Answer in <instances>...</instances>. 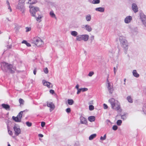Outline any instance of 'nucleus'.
<instances>
[{"mask_svg":"<svg viewBox=\"0 0 146 146\" xmlns=\"http://www.w3.org/2000/svg\"><path fill=\"white\" fill-rule=\"evenodd\" d=\"M1 64V69L4 71H8L9 72L13 73L16 70L15 67L13 66L12 65L6 62H2Z\"/></svg>","mask_w":146,"mask_h":146,"instance_id":"f257e3e1","label":"nucleus"},{"mask_svg":"<svg viewBox=\"0 0 146 146\" xmlns=\"http://www.w3.org/2000/svg\"><path fill=\"white\" fill-rule=\"evenodd\" d=\"M111 108L115 110H118L120 108V104L119 102L113 98H110L108 100Z\"/></svg>","mask_w":146,"mask_h":146,"instance_id":"f03ea898","label":"nucleus"},{"mask_svg":"<svg viewBox=\"0 0 146 146\" xmlns=\"http://www.w3.org/2000/svg\"><path fill=\"white\" fill-rule=\"evenodd\" d=\"M119 40L121 47L125 50L127 51L128 48V44L125 38L123 36H120Z\"/></svg>","mask_w":146,"mask_h":146,"instance_id":"7ed1b4c3","label":"nucleus"},{"mask_svg":"<svg viewBox=\"0 0 146 146\" xmlns=\"http://www.w3.org/2000/svg\"><path fill=\"white\" fill-rule=\"evenodd\" d=\"M25 1V0H19L18 4L16 7V8L20 11L23 14L25 13V11L24 6Z\"/></svg>","mask_w":146,"mask_h":146,"instance_id":"20e7f679","label":"nucleus"},{"mask_svg":"<svg viewBox=\"0 0 146 146\" xmlns=\"http://www.w3.org/2000/svg\"><path fill=\"white\" fill-rule=\"evenodd\" d=\"M32 42L38 47H41L44 44V42L42 40L38 37L34 38Z\"/></svg>","mask_w":146,"mask_h":146,"instance_id":"39448f33","label":"nucleus"},{"mask_svg":"<svg viewBox=\"0 0 146 146\" xmlns=\"http://www.w3.org/2000/svg\"><path fill=\"white\" fill-rule=\"evenodd\" d=\"M89 38V36L87 34L79 35L76 36V40L78 41H80L82 40L84 41H86L88 40Z\"/></svg>","mask_w":146,"mask_h":146,"instance_id":"423d86ee","label":"nucleus"},{"mask_svg":"<svg viewBox=\"0 0 146 146\" xmlns=\"http://www.w3.org/2000/svg\"><path fill=\"white\" fill-rule=\"evenodd\" d=\"M27 110H26L23 111H21L18 114L17 117L13 116L12 117V119L15 121L20 122L21 121V118L22 117V115L23 112L24 111H27Z\"/></svg>","mask_w":146,"mask_h":146,"instance_id":"0eeeda50","label":"nucleus"},{"mask_svg":"<svg viewBox=\"0 0 146 146\" xmlns=\"http://www.w3.org/2000/svg\"><path fill=\"white\" fill-rule=\"evenodd\" d=\"M29 7L30 8V12L31 15L33 17H35L36 13L39 10V8L37 7H34L31 5H30Z\"/></svg>","mask_w":146,"mask_h":146,"instance_id":"6e6552de","label":"nucleus"},{"mask_svg":"<svg viewBox=\"0 0 146 146\" xmlns=\"http://www.w3.org/2000/svg\"><path fill=\"white\" fill-rule=\"evenodd\" d=\"M106 86L109 93L110 94H112L114 90L113 84L110 82H108L106 83Z\"/></svg>","mask_w":146,"mask_h":146,"instance_id":"1a4fd4ad","label":"nucleus"},{"mask_svg":"<svg viewBox=\"0 0 146 146\" xmlns=\"http://www.w3.org/2000/svg\"><path fill=\"white\" fill-rule=\"evenodd\" d=\"M82 27L88 32H90L92 30V28L90 25L88 24L83 25Z\"/></svg>","mask_w":146,"mask_h":146,"instance_id":"9d476101","label":"nucleus"},{"mask_svg":"<svg viewBox=\"0 0 146 146\" xmlns=\"http://www.w3.org/2000/svg\"><path fill=\"white\" fill-rule=\"evenodd\" d=\"M47 106L50 108V112L54 110L55 108L54 104L52 102H48L47 103Z\"/></svg>","mask_w":146,"mask_h":146,"instance_id":"9b49d317","label":"nucleus"},{"mask_svg":"<svg viewBox=\"0 0 146 146\" xmlns=\"http://www.w3.org/2000/svg\"><path fill=\"white\" fill-rule=\"evenodd\" d=\"M13 129L15 134L16 136H18L21 133V129L19 127L16 125L14 126Z\"/></svg>","mask_w":146,"mask_h":146,"instance_id":"f8f14e48","label":"nucleus"},{"mask_svg":"<svg viewBox=\"0 0 146 146\" xmlns=\"http://www.w3.org/2000/svg\"><path fill=\"white\" fill-rule=\"evenodd\" d=\"M140 18L143 24L146 28V16L144 15L141 14Z\"/></svg>","mask_w":146,"mask_h":146,"instance_id":"ddd939ff","label":"nucleus"},{"mask_svg":"<svg viewBox=\"0 0 146 146\" xmlns=\"http://www.w3.org/2000/svg\"><path fill=\"white\" fill-rule=\"evenodd\" d=\"M132 20V17L131 16H127L124 19V22L126 24H129L130 23Z\"/></svg>","mask_w":146,"mask_h":146,"instance_id":"4468645a","label":"nucleus"},{"mask_svg":"<svg viewBox=\"0 0 146 146\" xmlns=\"http://www.w3.org/2000/svg\"><path fill=\"white\" fill-rule=\"evenodd\" d=\"M131 8L132 10L135 13H136L138 11V7L136 3H133L132 4Z\"/></svg>","mask_w":146,"mask_h":146,"instance_id":"2eb2a0df","label":"nucleus"},{"mask_svg":"<svg viewBox=\"0 0 146 146\" xmlns=\"http://www.w3.org/2000/svg\"><path fill=\"white\" fill-rule=\"evenodd\" d=\"M43 84L44 86H46L49 88H50L52 87V85L50 82L46 81L45 80H43L42 81Z\"/></svg>","mask_w":146,"mask_h":146,"instance_id":"dca6fc26","label":"nucleus"},{"mask_svg":"<svg viewBox=\"0 0 146 146\" xmlns=\"http://www.w3.org/2000/svg\"><path fill=\"white\" fill-rule=\"evenodd\" d=\"M80 122L82 124H86L87 121L86 119L83 117H80Z\"/></svg>","mask_w":146,"mask_h":146,"instance_id":"f3484780","label":"nucleus"},{"mask_svg":"<svg viewBox=\"0 0 146 146\" xmlns=\"http://www.w3.org/2000/svg\"><path fill=\"white\" fill-rule=\"evenodd\" d=\"M115 53V51L114 50H110L108 52V55L110 58H112L113 56Z\"/></svg>","mask_w":146,"mask_h":146,"instance_id":"a211bd4d","label":"nucleus"},{"mask_svg":"<svg viewBox=\"0 0 146 146\" xmlns=\"http://www.w3.org/2000/svg\"><path fill=\"white\" fill-rule=\"evenodd\" d=\"M104 8L102 7H97L95 9V10L96 11L100 12L101 13L104 12Z\"/></svg>","mask_w":146,"mask_h":146,"instance_id":"6ab92c4d","label":"nucleus"},{"mask_svg":"<svg viewBox=\"0 0 146 146\" xmlns=\"http://www.w3.org/2000/svg\"><path fill=\"white\" fill-rule=\"evenodd\" d=\"M2 107L7 110H10V106L8 104H2Z\"/></svg>","mask_w":146,"mask_h":146,"instance_id":"aec40b11","label":"nucleus"},{"mask_svg":"<svg viewBox=\"0 0 146 146\" xmlns=\"http://www.w3.org/2000/svg\"><path fill=\"white\" fill-rule=\"evenodd\" d=\"M91 16L90 14H88L85 16V19L88 21H90L91 19Z\"/></svg>","mask_w":146,"mask_h":146,"instance_id":"412c9836","label":"nucleus"},{"mask_svg":"<svg viewBox=\"0 0 146 146\" xmlns=\"http://www.w3.org/2000/svg\"><path fill=\"white\" fill-rule=\"evenodd\" d=\"M15 27L14 28V30L16 32H18L19 29L21 28V26L17 25H15Z\"/></svg>","mask_w":146,"mask_h":146,"instance_id":"4be33fe9","label":"nucleus"},{"mask_svg":"<svg viewBox=\"0 0 146 146\" xmlns=\"http://www.w3.org/2000/svg\"><path fill=\"white\" fill-rule=\"evenodd\" d=\"M133 76L135 77L138 78L139 77V75L137 72L136 70H133Z\"/></svg>","mask_w":146,"mask_h":146,"instance_id":"5701e85b","label":"nucleus"},{"mask_svg":"<svg viewBox=\"0 0 146 146\" xmlns=\"http://www.w3.org/2000/svg\"><path fill=\"white\" fill-rule=\"evenodd\" d=\"M70 34L72 36L74 37L76 36H76H78V33L76 31H71L70 32Z\"/></svg>","mask_w":146,"mask_h":146,"instance_id":"b1692460","label":"nucleus"},{"mask_svg":"<svg viewBox=\"0 0 146 146\" xmlns=\"http://www.w3.org/2000/svg\"><path fill=\"white\" fill-rule=\"evenodd\" d=\"M88 120L90 122L94 121L95 120V117L93 116H89L88 117Z\"/></svg>","mask_w":146,"mask_h":146,"instance_id":"393cba45","label":"nucleus"},{"mask_svg":"<svg viewBox=\"0 0 146 146\" xmlns=\"http://www.w3.org/2000/svg\"><path fill=\"white\" fill-rule=\"evenodd\" d=\"M49 14L50 16L52 18H53L56 19V16L55 15L53 11H51L49 13Z\"/></svg>","mask_w":146,"mask_h":146,"instance_id":"a878e982","label":"nucleus"},{"mask_svg":"<svg viewBox=\"0 0 146 146\" xmlns=\"http://www.w3.org/2000/svg\"><path fill=\"white\" fill-rule=\"evenodd\" d=\"M127 100L129 103H132L133 102V99L131 96H128L127 97Z\"/></svg>","mask_w":146,"mask_h":146,"instance_id":"bb28decb","label":"nucleus"},{"mask_svg":"<svg viewBox=\"0 0 146 146\" xmlns=\"http://www.w3.org/2000/svg\"><path fill=\"white\" fill-rule=\"evenodd\" d=\"M67 102L68 104L70 105H73L74 103V101L72 99H68Z\"/></svg>","mask_w":146,"mask_h":146,"instance_id":"cd10ccee","label":"nucleus"},{"mask_svg":"<svg viewBox=\"0 0 146 146\" xmlns=\"http://www.w3.org/2000/svg\"><path fill=\"white\" fill-rule=\"evenodd\" d=\"M96 136V134H93L90 136L89 137V139L90 140H92Z\"/></svg>","mask_w":146,"mask_h":146,"instance_id":"c85d7f7f","label":"nucleus"},{"mask_svg":"<svg viewBox=\"0 0 146 146\" xmlns=\"http://www.w3.org/2000/svg\"><path fill=\"white\" fill-rule=\"evenodd\" d=\"M100 3V0H93L92 2V3L94 4H98Z\"/></svg>","mask_w":146,"mask_h":146,"instance_id":"c756f323","label":"nucleus"},{"mask_svg":"<svg viewBox=\"0 0 146 146\" xmlns=\"http://www.w3.org/2000/svg\"><path fill=\"white\" fill-rule=\"evenodd\" d=\"M36 1L35 0H29L28 3L31 4L35 3Z\"/></svg>","mask_w":146,"mask_h":146,"instance_id":"7c9ffc66","label":"nucleus"},{"mask_svg":"<svg viewBox=\"0 0 146 146\" xmlns=\"http://www.w3.org/2000/svg\"><path fill=\"white\" fill-rule=\"evenodd\" d=\"M143 110L145 114H146V103L144 105Z\"/></svg>","mask_w":146,"mask_h":146,"instance_id":"2f4dec72","label":"nucleus"},{"mask_svg":"<svg viewBox=\"0 0 146 146\" xmlns=\"http://www.w3.org/2000/svg\"><path fill=\"white\" fill-rule=\"evenodd\" d=\"M122 121L121 120H118L117 121V124L118 126H120L121 125V124L122 123Z\"/></svg>","mask_w":146,"mask_h":146,"instance_id":"473e14b6","label":"nucleus"},{"mask_svg":"<svg viewBox=\"0 0 146 146\" xmlns=\"http://www.w3.org/2000/svg\"><path fill=\"white\" fill-rule=\"evenodd\" d=\"M25 29H26L25 32H28L30 31L31 30V28L30 27H27L25 28Z\"/></svg>","mask_w":146,"mask_h":146,"instance_id":"72a5a7b5","label":"nucleus"},{"mask_svg":"<svg viewBox=\"0 0 146 146\" xmlns=\"http://www.w3.org/2000/svg\"><path fill=\"white\" fill-rule=\"evenodd\" d=\"M106 139V135L105 134L104 137L101 136L100 138V139L102 140H105Z\"/></svg>","mask_w":146,"mask_h":146,"instance_id":"f704fd0d","label":"nucleus"},{"mask_svg":"<svg viewBox=\"0 0 146 146\" xmlns=\"http://www.w3.org/2000/svg\"><path fill=\"white\" fill-rule=\"evenodd\" d=\"M82 92H84L88 90V89L87 88H80Z\"/></svg>","mask_w":146,"mask_h":146,"instance_id":"c9c22d12","label":"nucleus"},{"mask_svg":"<svg viewBox=\"0 0 146 146\" xmlns=\"http://www.w3.org/2000/svg\"><path fill=\"white\" fill-rule=\"evenodd\" d=\"M44 73L45 74H47L48 72V69L47 68H44Z\"/></svg>","mask_w":146,"mask_h":146,"instance_id":"e433bc0d","label":"nucleus"},{"mask_svg":"<svg viewBox=\"0 0 146 146\" xmlns=\"http://www.w3.org/2000/svg\"><path fill=\"white\" fill-rule=\"evenodd\" d=\"M94 73L93 71H90L88 74V76L90 77H91L94 74Z\"/></svg>","mask_w":146,"mask_h":146,"instance_id":"4c0bfd02","label":"nucleus"},{"mask_svg":"<svg viewBox=\"0 0 146 146\" xmlns=\"http://www.w3.org/2000/svg\"><path fill=\"white\" fill-rule=\"evenodd\" d=\"M127 118V116L126 115H121V118L123 120H125Z\"/></svg>","mask_w":146,"mask_h":146,"instance_id":"58836bf2","label":"nucleus"},{"mask_svg":"<svg viewBox=\"0 0 146 146\" xmlns=\"http://www.w3.org/2000/svg\"><path fill=\"white\" fill-rule=\"evenodd\" d=\"M74 146H80L79 142L78 141H76L74 144Z\"/></svg>","mask_w":146,"mask_h":146,"instance_id":"ea45409f","label":"nucleus"},{"mask_svg":"<svg viewBox=\"0 0 146 146\" xmlns=\"http://www.w3.org/2000/svg\"><path fill=\"white\" fill-rule=\"evenodd\" d=\"M19 102L20 104H23L24 102L23 100L21 98L19 99Z\"/></svg>","mask_w":146,"mask_h":146,"instance_id":"a19ab883","label":"nucleus"},{"mask_svg":"<svg viewBox=\"0 0 146 146\" xmlns=\"http://www.w3.org/2000/svg\"><path fill=\"white\" fill-rule=\"evenodd\" d=\"M117 125H113L112 127V129L114 130H116L117 129Z\"/></svg>","mask_w":146,"mask_h":146,"instance_id":"79ce46f5","label":"nucleus"},{"mask_svg":"<svg viewBox=\"0 0 146 146\" xmlns=\"http://www.w3.org/2000/svg\"><path fill=\"white\" fill-rule=\"evenodd\" d=\"M26 125L28 127H31L32 125V123H31L29 122V121L27 122L26 123Z\"/></svg>","mask_w":146,"mask_h":146,"instance_id":"37998d69","label":"nucleus"},{"mask_svg":"<svg viewBox=\"0 0 146 146\" xmlns=\"http://www.w3.org/2000/svg\"><path fill=\"white\" fill-rule=\"evenodd\" d=\"M8 133L10 135H13V133H12V131L11 130H10L9 129V127H8Z\"/></svg>","mask_w":146,"mask_h":146,"instance_id":"c03bdc74","label":"nucleus"},{"mask_svg":"<svg viewBox=\"0 0 146 146\" xmlns=\"http://www.w3.org/2000/svg\"><path fill=\"white\" fill-rule=\"evenodd\" d=\"M94 106L92 105H90L89 107V109L90 110H94Z\"/></svg>","mask_w":146,"mask_h":146,"instance_id":"a18cd8bd","label":"nucleus"},{"mask_svg":"<svg viewBox=\"0 0 146 146\" xmlns=\"http://www.w3.org/2000/svg\"><path fill=\"white\" fill-rule=\"evenodd\" d=\"M6 47L8 48H11L12 47V44H10V45H9V44L8 43V44L7 45Z\"/></svg>","mask_w":146,"mask_h":146,"instance_id":"49530a36","label":"nucleus"},{"mask_svg":"<svg viewBox=\"0 0 146 146\" xmlns=\"http://www.w3.org/2000/svg\"><path fill=\"white\" fill-rule=\"evenodd\" d=\"M66 111L68 113H70L71 111V110L70 108H67L66 109Z\"/></svg>","mask_w":146,"mask_h":146,"instance_id":"de8ad7c7","label":"nucleus"},{"mask_svg":"<svg viewBox=\"0 0 146 146\" xmlns=\"http://www.w3.org/2000/svg\"><path fill=\"white\" fill-rule=\"evenodd\" d=\"M77 90V94H79L81 91V88H79V89H78Z\"/></svg>","mask_w":146,"mask_h":146,"instance_id":"09e8293b","label":"nucleus"},{"mask_svg":"<svg viewBox=\"0 0 146 146\" xmlns=\"http://www.w3.org/2000/svg\"><path fill=\"white\" fill-rule=\"evenodd\" d=\"M42 17V16L40 15H39L38 17L36 18L37 21H38L39 20H40L41 19Z\"/></svg>","mask_w":146,"mask_h":146,"instance_id":"8fccbe9b","label":"nucleus"},{"mask_svg":"<svg viewBox=\"0 0 146 146\" xmlns=\"http://www.w3.org/2000/svg\"><path fill=\"white\" fill-rule=\"evenodd\" d=\"M104 108L105 109H107L108 108V106L106 104H103Z\"/></svg>","mask_w":146,"mask_h":146,"instance_id":"3c124183","label":"nucleus"},{"mask_svg":"<svg viewBox=\"0 0 146 146\" xmlns=\"http://www.w3.org/2000/svg\"><path fill=\"white\" fill-rule=\"evenodd\" d=\"M45 123L44 122H42L41 123V126L42 127H44L45 125Z\"/></svg>","mask_w":146,"mask_h":146,"instance_id":"603ef678","label":"nucleus"},{"mask_svg":"<svg viewBox=\"0 0 146 146\" xmlns=\"http://www.w3.org/2000/svg\"><path fill=\"white\" fill-rule=\"evenodd\" d=\"M109 74H107V77L106 78V82H110L109 81L108 79L109 78Z\"/></svg>","mask_w":146,"mask_h":146,"instance_id":"864d4df0","label":"nucleus"},{"mask_svg":"<svg viewBox=\"0 0 146 146\" xmlns=\"http://www.w3.org/2000/svg\"><path fill=\"white\" fill-rule=\"evenodd\" d=\"M50 92L51 94H53L54 93V91L52 90H51L50 91Z\"/></svg>","mask_w":146,"mask_h":146,"instance_id":"5fc2aeb1","label":"nucleus"},{"mask_svg":"<svg viewBox=\"0 0 146 146\" xmlns=\"http://www.w3.org/2000/svg\"><path fill=\"white\" fill-rule=\"evenodd\" d=\"M79 84H77L76 85V86L75 88H76V89L77 90V89H79Z\"/></svg>","mask_w":146,"mask_h":146,"instance_id":"6e6d98bb","label":"nucleus"},{"mask_svg":"<svg viewBox=\"0 0 146 146\" xmlns=\"http://www.w3.org/2000/svg\"><path fill=\"white\" fill-rule=\"evenodd\" d=\"M36 69L35 68L33 71V73L35 75L36 74Z\"/></svg>","mask_w":146,"mask_h":146,"instance_id":"4d7b16f0","label":"nucleus"},{"mask_svg":"<svg viewBox=\"0 0 146 146\" xmlns=\"http://www.w3.org/2000/svg\"><path fill=\"white\" fill-rule=\"evenodd\" d=\"M8 9L11 12L12 11V9L11 7L10 6H8Z\"/></svg>","mask_w":146,"mask_h":146,"instance_id":"13d9d810","label":"nucleus"},{"mask_svg":"<svg viewBox=\"0 0 146 146\" xmlns=\"http://www.w3.org/2000/svg\"><path fill=\"white\" fill-rule=\"evenodd\" d=\"M6 3L7 5H8V6H10L9 2L7 0L6 1Z\"/></svg>","mask_w":146,"mask_h":146,"instance_id":"bf43d9fd","label":"nucleus"},{"mask_svg":"<svg viewBox=\"0 0 146 146\" xmlns=\"http://www.w3.org/2000/svg\"><path fill=\"white\" fill-rule=\"evenodd\" d=\"M26 45L27 46H31V44H30V43L27 42L26 44Z\"/></svg>","mask_w":146,"mask_h":146,"instance_id":"052dcab7","label":"nucleus"},{"mask_svg":"<svg viewBox=\"0 0 146 146\" xmlns=\"http://www.w3.org/2000/svg\"><path fill=\"white\" fill-rule=\"evenodd\" d=\"M27 42L26 41V40H23V41L22 42V43H24V44H26V43Z\"/></svg>","mask_w":146,"mask_h":146,"instance_id":"680f3d73","label":"nucleus"},{"mask_svg":"<svg viewBox=\"0 0 146 146\" xmlns=\"http://www.w3.org/2000/svg\"><path fill=\"white\" fill-rule=\"evenodd\" d=\"M38 136H39L40 137H43V135L42 134H39Z\"/></svg>","mask_w":146,"mask_h":146,"instance_id":"e2e57ef3","label":"nucleus"},{"mask_svg":"<svg viewBox=\"0 0 146 146\" xmlns=\"http://www.w3.org/2000/svg\"><path fill=\"white\" fill-rule=\"evenodd\" d=\"M106 122L107 123H109L110 122V121L108 119L106 121Z\"/></svg>","mask_w":146,"mask_h":146,"instance_id":"0e129e2a","label":"nucleus"},{"mask_svg":"<svg viewBox=\"0 0 146 146\" xmlns=\"http://www.w3.org/2000/svg\"><path fill=\"white\" fill-rule=\"evenodd\" d=\"M126 80V78H124V84L125 85H126V84H125Z\"/></svg>","mask_w":146,"mask_h":146,"instance_id":"69168bd1","label":"nucleus"},{"mask_svg":"<svg viewBox=\"0 0 146 146\" xmlns=\"http://www.w3.org/2000/svg\"><path fill=\"white\" fill-rule=\"evenodd\" d=\"M116 70H115V67H114V73L115 74L116 73Z\"/></svg>","mask_w":146,"mask_h":146,"instance_id":"338daca9","label":"nucleus"},{"mask_svg":"<svg viewBox=\"0 0 146 146\" xmlns=\"http://www.w3.org/2000/svg\"><path fill=\"white\" fill-rule=\"evenodd\" d=\"M94 36L93 35H92L91 36V39H94Z\"/></svg>","mask_w":146,"mask_h":146,"instance_id":"774afa93","label":"nucleus"}]
</instances>
